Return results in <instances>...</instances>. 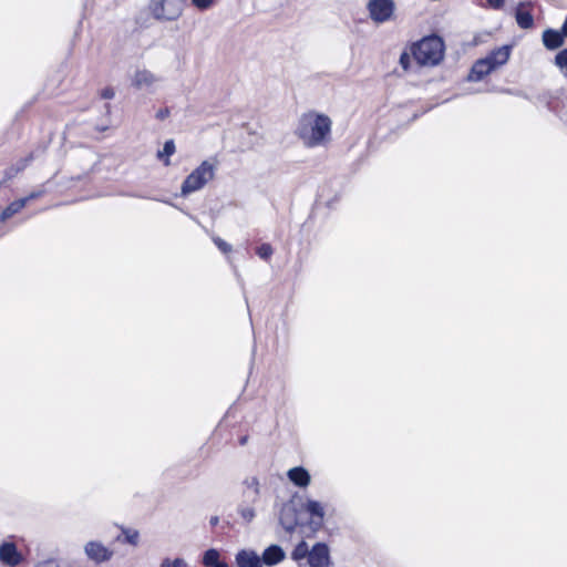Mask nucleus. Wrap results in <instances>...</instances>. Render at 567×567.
Here are the masks:
<instances>
[{
  "label": "nucleus",
  "instance_id": "412c9836",
  "mask_svg": "<svg viewBox=\"0 0 567 567\" xmlns=\"http://www.w3.org/2000/svg\"><path fill=\"white\" fill-rule=\"evenodd\" d=\"M306 509L311 516L317 517L320 522L322 520L324 511L319 502L308 501L306 504Z\"/></svg>",
  "mask_w": 567,
  "mask_h": 567
},
{
  "label": "nucleus",
  "instance_id": "7c9ffc66",
  "mask_svg": "<svg viewBox=\"0 0 567 567\" xmlns=\"http://www.w3.org/2000/svg\"><path fill=\"white\" fill-rule=\"evenodd\" d=\"M114 95H115V92L112 86H106V87L102 89L100 92V96L103 100H111L114 97Z\"/></svg>",
  "mask_w": 567,
  "mask_h": 567
},
{
  "label": "nucleus",
  "instance_id": "f257e3e1",
  "mask_svg": "<svg viewBox=\"0 0 567 567\" xmlns=\"http://www.w3.org/2000/svg\"><path fill=\"white\" fill-rule=\"evenodd\" d=\"M331 127L328 115L309 111L300 116L296 133L307 147H317L330 141Z\"/></svg>",
  "mask_w": 567,
  "mask_h": 567
},
{
  "label": "nucleus",
  "instance_id": "9b49d317",
  "mask_svg": "<svg viewBox=\"0 0 567 567\" xmlns=\"http://www.w3.org/2000/svg\"><path fill=\"white\" fill-rule=\"evenodd\" d=\"M495 71L494 65L491 64L489 60L486 58L477 60L468 74V80L473 82H478L483 80L486 75L491 74Z\"/></svg>",
  "mask_w": 567,
  "mask_h": 567
},
{
  "label": "nucleus",
  "instance_id": "a211bd4d",
  "mask_svg": "<svg viewBox=\"0 0 567 567\" xmlns=\"http://www.w3.org/2000/svg\"><path fill=\"white\" fill-rule=\"evenodd\" d=\"M156 81L154 74L147 70L136 71L133 78V85L137 89L150 86Z\"/></svg>",
  "mask_w": 567,
  "mask_h": 567
},
{
  "label": "nucleus",
  "instance_id": "5701e85b",
  "mask_svg": "<svg viewBox=\"0 0 567 567\" xmlns=\"http://www.w3.org/2000/svg\"><path fill=\"white\" fill-rule=\"evenodd\" d=\"M309 548L306 542L301 540L292 550L291 557L293 560H301L306 557L309 558Z\"/></svg>",
  "mask_w": 567,
  "mask_h": 567
},
{
  "label": "nucleus",
  "instance_id": "72a5a7b5",
  "mask_svg": "<svg viewBox=\"0 0 567 567\" xmlns=\"http://www.w3.org/2000/svg\"><path fill=\"white\" fill-rule=\"evenodd\" d=\"M487 3L493 8V9H502L505 4V0H487Z\"/></svg>",
  "mask_w": 567,
  "mask_h": 567
},
{
  "label": "nucleus",
  "instance_id": "473e14b6",
  "mask_svg": "<svg viewBox=\"0 0 567 567\" xmlns=\"http://www.w3.org/2000/svg\"><path fill=\"white\" fill-rule=\"evenodd\" d=\"M35 567H60V565L55 560L49 559L37 564Z\"/></svg>",
  "mask_w": 567,
  "mask_h": 567
},
{
  "label": "nucleus",
  "instance_id": "f3484780",
  "mask_svg": "<svg viewBox=\"0 0 567 567\" xmlns=\"http://www.w3.org/2000/svg\"><path fill=\"white\" fill-rule=\"evenodd\" d=\"M202 563L205 567H228L227 563L220 560V554L215 548L204 553Z\"/></svg>",
  "mask_w": 567,
  "mask_h": 567
},
{
  "label": "nucleus",
  "instance_id": "ddd939ff",
  "mask_svg": "<svg viewBox=\"0 0 567 567\" xmlns=\"http://www.w3.org/2000/svg\"><path fill=\"white\" fill-rule=\"evenodd\" d=\"M235 560L238 567H262L260 557L249 549H240Z\"/></svg>",
  "mask_w": 567,
  "mask_h": 567
},
{
  "label": "nucleus",
  "instance_id": "e433bc0d",
  "mask_svg": "<svg viewBox=\"0 0 567 567\" xmlns=\"http://www.w3.org/2000/svg\"><path fill=\"white\" fill-rule=\"evenodd\" d=\"M561 29L564 31L565 37L567 38V18L565 19V21H564V23L561 25Z\"/></svg>",
  "mask_w": 567,
  "mask_h": 567
},
{
  "label": "nucleus",
  "instance_id": "f704fd0d",
  "mask_svg": "<svg viewBox=\"0 0 567 567\" xmlns=\"http://www.w3.org/2000/svg\"><path fill=\"white\" fill-rule=\"evenodd\" d=\"M42 195V192H32L30 195H28L25 198H28V202L31 199L39 198Z\"/></svg>",
  "mask_w": 567,
  "mask_h": 567
},
{
  "label": "nucleus",
  "instance_id": "dca6fc26",
  "mask_svg": "<svg viewBox=\"0 0 567 567\" xmlns=\"http://www.w3.org/2000/svg\"><path fill=\"white\" fill-rule=\"evenodd\" d=\"M289 480L299 487H306L310 483L308 471L301 466L292 467L288 471Z\"/></svg>",
  "mask_w": 567,
  "mask_h": 567
},
{
  "label": "nucleus",
  "instance_id": "2f4dec72",
  "mask_svg": "<svg viewBox=\"0 0 567 567\" xmlns=\"http://www.w3.org/2000/svg\"><path fill=\"white\" fill-rule=\"evenodd\" d=\"M169 109L168 107H163V109H159L157 112H156V118L159 120V121H163L165 120L166 117L169 116Z\"/></svg>",
  "mask_w": 567,
  "mask_h": 567
},
{
  "label": "nucleus",
  "instance_id": "20e7f679",
  "mask_svg": "<svg viewBox=\"0 0 567 567\" xmlns=\"http://www.w3.org/2000/svg\"><path fill=\"white\" fill-rule=\"evenodd\" d=\"M184 6V0H151L148 10L155 20L176 21L182 17Z\"/></svg>",
  "mask_w": 567,
  "mask_h": 567
},
{
  "label": "nucleus",
  "instance_id": "b1692460",
  "mask_svg": "<svg viewBox=\"0 0 567 567\" xmlns=\"http://www.w3.org/2000/svg\"><path fill=\"white\" fill-rule=\"evenodd\" d=\"M256 254L264 260H268L270 259V257L272 256L274 254V249L271 247L270 244H261L260 246L257 247L256 249Z\"/></svg>",
  "mask_w": 567,
  "mask_h": 567
},
{
  "label": "nucleus",
  "instance_id": "aec40b11",
  "mask_svg": "<svg viewBox=\"0 0 567 567\" xmlns=\"http://www.w3.org/2000/svg\"><path fill=\"white\" fill-rule=\"evenodd\" d=\"M176 147L173 140H168L164 143L162 151H158L157 158L168 166L171 164L169 157L175 153Z\"/></svg>",
  "mask_w": 567,
  "mask_h": 567
},
{
  "label": "nucleus",
  "instance_id": "7ed1b4c3",
  "mask_svg": "<svg viewBox=\"0 0 567 567\" xmlns=\"http://www.w3.org/2000/svg\"><path fill=\"white\" fill-rule=\"evenodd\" d=\"M217 161H203L183 182L181 193L187 196L202 189L215 177Z\"/></svg>",
  "mask_w": 567,
  "mask_h": 567
},
{
  "label": "nucleus",
  "instance_id": "6e6552de",
  "mask_svg": "<svg viewBox=\"0 0 567 567\" xmlns=\"http://www.w3.org/2000/svg\"><path fill=\"white\" fill-rule=\"evenodd\" d=\"M85 554L96 564L107 561L113 556V551L100 542H89L85 545Z\"/></svg>",
  "mask_w": 567,
  "mask_h": 567
},
{
  "label": "nucleus",
  "instance_id": "c9c22d12",
  "mask_svg": "<svg viewBox=\"0 0 567 567\" xmlns=\"http://www.w3.org/2000/svg\"><path fill=\"white\" fill-rule=\"evenodd\" d=\"M219 523V517L218 516H212L210 519H209V524L212 527H215L217 526Z\"/></svg>",
  "mask_w": 567,
  "mask_h": 567
},
{
  "label": "nucleus",
  "instance_id": "4be33fe9",
  "mask_svg": "<svg viewBox=\"0 0 567 567\" xmlns=\"http://www.w3.org/2000/svg\"><path fill=\"white\" fill-rule=\"evenodd\" d=\"M33 159V155L30 154L29 156H27L25 158H22L19 164L17 166H12L10 167L7 172H6V177L7 178H11L13 177L14 175H17L18 173L22 172L28 165L29 163Z\"/></svg>",
  "mask_w": 567,
  "mask_h": 567
},
{
  "label": "nucleus",
  "instance_id": "f8f14e48",
  "mask_svg": "<svg viewBox=\"0 0 567 567\" xmlns=\"http://www.w3.org/2000/svg\"><path fill=\"white\" fill-rule=\"evenodd\" d=\"M565 38L563 29L560 31L546 29L542 35L543 44L547 50H556L563 47Z\"/></svg>",
  "mask_w": 567,
  "mask_h": 567
},
{
  "label": "nucleus",
  "instance_id": "9d476101",
  "mask_svg": "<svg viewBox=\"0 0 567 567\" xmlns=\"http://www.w3.org/2000/svg\"><path fill=\"white\" fill-rule=\"evenodd\" d=\"M533 3L530 1L519 2L515 10V19L520 29H530L534 27V17L532 14Z\"/></svg>",
  "mask_w": 567,
  "mask_h": 567
},
{
  "label": "nucleus",
  "instance_id": "0eeeda50",
  "mask_svg": "<svg viewBox=\"0 0 567 567\" xmlns=\"http://www.w3.org/2000/svg\"><path fill=\"white\" fill-rule=\"evenodd\" d=\"M308 563L310 567H329L330 556L328 545L317 543L309 553Z\"/></svg>",
  "mask_w": 567,
  "mask_h": 567
},
{
  "label": "nucleus",
  "instance_id": "39448f33",
  "mask_svg": "<svg viewBox=\"0 0 567 567\" xmlns=\"http://www.w3.org/2000/svg\"><path fill=\"white\" fill-rule=\"evenodd\" d=\"M368 10L374 22L382 23L391 19L394 12V2L392 0H369Z\"/></svg>",
  "mask_w": 567,
  "mask_h": 567
},
{
  "label": "nucleus",
  "instance_id": "a878e982",
  "mask_svg": "<svg viewBox=\"0 0 567 567\" xmlns=\"http://www.w3.org/2000/svg\"><path fill=\"white\" fill-rule=\"evenodd\" d=\"M555 64L561 69L567 71V49H563L555 56Z\"/></svg>",
  "mask_w": 567,
  "mask_h": 567
},
{
  "label": "nucleus",
  "instance_id": "4c0bfd02",
  "mask_svg": "<svg viewBox=\"0 0 567 567\" xmlns=\"http://www.w3.org/2000/svg\"><path fill=\"white\" fill-rule=\"evenodd\" d=\"M243 515H244V517H251L254 515V513L251 509H248L247 513L244 512Z\"/></svg>",
  "mask_w": 567,
  "mask_h": 567
},
{
  "label": "nucleus",
  "instance_id": "c756f323",
  "mask_svg": "<svg viewBox=\"0 0 567 567\" xmlns=\"http://www.w3.org/2000/svg\"><path fill=\"white\" fill-rule=\"evenodd\" d=\"M192 4L200 11L209 9L214 4V0H190Z\"/></svg>",
  "mask_w": 567,
  "mask_h": 567
},
{
  "label": "nucleus",
  "instance_id": "f03ea898",
  "mask_svg": "<svg viewBox=\"0 0 567 567\" xmlns=\"http://www.w3.org/2000/svg\"><path fill=\"white\" fill-rule=\"evenodd\" d=\"M413 59L421 66H435L444 59L445 44L441 37L431 34L411 43Z\"/></svg>",
  "mask_w": 567,
  "mask_h": 567
},
{
  "label": "nucleus",
  "instance_id": "423d86ee",
  "mask_svg": "<svg viewBox=\"0 0 567 567\" xmlns=\"http://www.w3.org/2000/svg\"><path fill=\"white\" fill-rule=\"evenodd\" d=\"M24 560L23 554L13 542L0 544V563L7 567H17Z\"/></svg>",
  "mask_w": 567,
  "mask_h": 567
},
{
  "label": "nucleus",
  "instance_id": "4468645a",
  "mask_svg": "<svg viewBox=\"0 0 567 567\" xmlns=\"http://www.w3.org/2000/svg\"><path fill=\"white\" fill-rule=\"evenodd\" d=\"M260 559L261 565L275 566L285 559V551L278 545H270L264 550Z\"/></svg>",
  "mask_w": 567,
  "mask_h": 567
},
{
  "label": "nucleus",
  "instance_id": "2eb2a0df",
  "mask_svg": "<svg viewBox=\"0 0 567 567\" xmlns=\"http://www.w3.org/2000/svg\"><path fill=\"white\" fill-rule=\"evenodd\" d=\"M511 50L512 48L509 45H503L492 50L485 58L489 60L491 64H493L496 70L509 60Z\"/></svg>",
  "mask_w": 567,
  "mask_h": 567
},
{
  "label": "nucleus",
  "instance_id": "c85d7f7f",
  "mask_svg": "<svg viewBox=\"0 0 567 567\" xmlns=\"http://www.w3.org/2000/svg\"><path fill=\"white\" fill-rule=\"evenodd\" d=\"M411 52L403 51L400 55V65L404 71H409L411 68Z\"/></svg>",
  "mask_w": 567,
  "mask_h": 567
},
{
  "label": "nucleus",
  "instance_id": "bb28decb",
  "mask_svg": "<svg viewBox=\"0 0 567 567\" xmlns=\"http://www.w3.org/2000/svg\"><path fill=\"white\" fill-rule=\"evenodd\" d=\"M161 567H187V564L182 558H175L173 560L169 558H165L162 561Z\"/></svg>",
  "mask_w": 567,
  "mask_h": 567
},
{
  "label": "nucleus",
  "instance_id": "6ab92c4d",
  "mask_svg": "<svg viewBox=\"0 0 567 567\" xmlns=\"http://www.w3.org/2000/svg\"><path fill=\"white\" fill-rule=\"evenodd\" d=\"M28 203V198H20L11 202L1 213V219L11 218L13 215L21 212Z\"/></svg>",
  "mask_w": 567,
  "mask_h": 567
},
{
  "label": "nucleus",
  "instance_id": "393cba45",
  "mask_svg": "<svg viewBox=\"0 0 567 567\" xmlns=\"http://www.w3.org/2000/svg\"><path fill=\"white\" fill-rule=\"evenodd\" d=\"M123 536L126 543L133 546L138 544L140 534L137 530L131 528L123 529Z\"/></svg>",
  "mask_w": 567,
  "mask_h": 567
},
{
  "label": "nucleus",
  "instance_id": "1a4fd4ad",
  "mask_svg": "<svg viewBox=\"0 0 567 567\" xmlns=\"http://www.w3.org/2000/svg\"><path fill=\"white\" fill-rule=\"evenodd\" d=\"M279 520L288 533H292L298 526H301L299 511L293 506H284L280 512Z\"/></svg>",
  "mask_w": 567,
  "mask_h": 567
},
{
  "label": "nucleus",
  "instance_id": "cd10ccee",
  "mask_svg": "<svg viewBox=\"0 0 567 567\" xmlns=\"http://www.w3.org/2000/svg\"><path fill=\"white\" fill-rule=\"evenodd\" d=\"M213 241L214 244L217 246V248L224 252V254H228L231 251V245H229L228 243H226L224 239H221L220 237H214L213 238Z\"/></svg>",
  "mask_w": 567,
  "mask_h": 567
}]
</instances>
